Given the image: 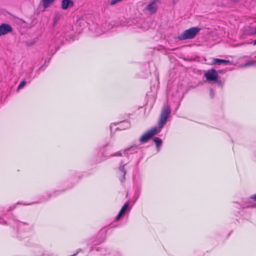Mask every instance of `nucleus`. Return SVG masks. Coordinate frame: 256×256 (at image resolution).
Here are the masks:
<instances>
[{
  "instance_id": "nucleus-11",
  "label": "nucleus",
  "mask_w": 256,
  "mask_h": 256,
  "mask_svg": "<svg viewBox=\"0 0 256 256\" xmlns=\"http://www.w3.org/2000/svg\"><path fill=\"white\" fill-rule=\"evenodd\" d=\"M128 206V202H126V204H124L120 212V214H124L125 213L126 210H127Z\"/></svg>"
},
{
  "instance_id": "nucleus-14",
  "label": "nucleus",
  "mask_w": 256,
  "mask_h": 256,
  "mask_svg": "<svg viewBox=\"0 0 256 256\" xmlns=\"http://www.w3.org/2000/svg\"><path fill=\"white\" fill-rule=\"evenodd\" d=\"M134 148V146H131L130 148H126L124 151V155L128 156V151L131 150Z\"/></svg>"
},
{
  "instance_id": "nucleus-25",
  "label": "nucleus",
  "mask_w": 256,
  "mask_h": 256,
  "mask_svg": "<svg viewBox=\"0 0 256 256\" xmlns=\"http://www.w3.org/2000/svg\"><path fill=\"white\" fill-rule=\"evenodd\" d=\"M256 44V40L254 41V45H255Z\"/></svg>"
},
{
  "instance_id": "nucleus-2",
  "label": "nucleus",
  "mask_w": 256,
  "mask_h": 256,
  "mask_svg": "<svg viewBox=\"0 0 256 256\" xmlns=\"http://www.w3.org/2000/svg\"><path fill=\"white\" fill-rule=\"evenodd\" d=\"M200 29L197 27H192L190 28L184 30L178 36L175 38L176 40H184L188 39L194 38L200 32Z\"/></svg>"
},
{
  "instance_id": "nucleus-23",
  "label": "nucleus",
  "mask_w": 256,
  "mask_h": 256,
  "mask_svg": "<svg viewBox=\"0 0 256 256\" xmlns=\"http://www.w3.org/2000/svg\"><path fill=\"white\" fill-rule=\"evenodd\" d=\"M14 208H15V207H14V208H11V207H10V208L8 210H13Z\"/></svg>"
},
{
  "instance_id": "nucleus-4",
  "label": "nucleus",
  "mask_w": 256,
  "mask_h": 256,
  "mask_svg": "<svg viewBox=\"0 0 256 256\" xmlns=\"http://www.w3.org/2000/svg\"><path fill=\"white\" fill-rule=\"evenodd\" d=\"M12 28L10 25L6 24H2L0 25V36L12 32Z\"/></svg>"
},
{
  "instance_id": "nucleus-7",
  "label": "nucleus",
  "mask_w": 256,
  "mask_h": 256,
  "mask_svg": "<svg viewBox=\"0 0 256 256\" xmlns=\"http://www.w3.org/2000/svg\"><path fill=\"white\" fill-rule=\"evenodd\" d=\"M74 5V2L71 0H62V8L63 10H66L69 6L72 7Z\"/></svg>"
},
{
  "instance_id": "nucleus-17",
  "label": "nucleus",
  "mask_w": 256,
  "mask_h": 256,
  "mask_svg": "<svg viewBox=\"0 0 256 256\" xmlns=\"http://www.w3.org/2000/svg\"><path fill=\"white\" fill-rule=\"evenodd\" d=\"M122 124L124 125L126 128L130 126V124L128 122H124Z\"/></svg>"
},
{
  "instance_id": "nucleus-26",
  "label": "nucleus",
  "mask_w": 256,
  "mask_h": 256,
  "mask_svg": "<svg viewBox=\"0 0 256 256\" xmlns=\"http://www.w3.org/2000/svg\"><path fill=\"white\" fill-rule=\"evenodd\" d=\"M133 152H131L130 154H132Z\"/></svg>"
},
{
  "instance_id": "nucleus-10",
  "label": "nucleus",
  "mask_w": 256,
  "mask_h": 256,
  "mask_svg": "<svg viewBox=\"0 0 256 256\" xmlns=\"http://www.w3.org/2000/svg\"><path fill=\"white\" fill-rule=\"evenodd\" d=\"M256 62L250 60V61L248 62H246L244 64H242V67L245 68V67L256 66Z\"/></svg>"
},
{
  "instance_id": "nucleus-15",
  "label": "nucleus",
  "mask_w": 256,
  "mask_h": 256,
  "mask_svg": "<svg viewBox=\"0 0 256 256\" xmlns=\"http://www.w3.org/2000/svg\"><path fill=\"white\" fill-rule=\"evenodd\" d=\"M121 0H112L110 2V5H114L116 4L117 2H120Z\"/></svg>"
},
{
  "instance_id": "nucleus-16",
  "label": "nucleus",
  "mask_w": 256,
  "mask_h": 256,
  "mask_svg": "<svg viewBox=\"0 0 256 256\" xmlns=\"http://www.w3.org/2000/svg\"><path fill=\"white\" fill-rule=\"evenodd\" d=\"M114 156H122V154L120 152H116L114 154H113Z\"/></svg>"
},
{
  "instance_id": "nucleus-9",
  "label": "nucleus",
  "mask_w": 256,
  "mask_h": 256,
  "mask_svg": "<svg viewBox=\"0 0 256 256\" xmlns=\"http://www.w3.org/2000/svg\"><path fill=\"white\" fill-rule=\"evenodd\" d=\"M213 62L214 64L220 62V63H224V64H230V62L228 60H224L220 58H214L213 60Z\"/></svg>"
},
{
  "instance_id": "nucleus-12",
  "label": "nucleus",
  "mask_w": 256,
  "mask_h": 256,
  "mask_svg": "<svg viewBox=\"0 0 256 256\" xmlns=\"http://www.w3.org/2000/svg\"><path fill=\"white\" fill-rule=\"evenodd\" d=\"M154 142L157 147L160 146L162 143V140L159 138H155L154 139Z\"/></svg>"
},
{
  "instance_id": "nucleus-3",
  "label": "nucleus",
  "mask_w": 256,
  "mask_h": 256,
  "mask_svg": "<svg viewBox=\"0 0 256 256\" xmlns=\"http://www.w3.org/2000/svg\"><path fill=\"white\" fill-rule=\"evenodd\" d=\"M204 76L208 81H216L218 78V74L215 70L210 69L205 72Z\"/></svg>"
},
{
  "instance_id": "nucleus-6",
  "label": "nucleus",
  "mask_w": 256,
  "mask_h": 256,
  "mask_svg": "<svg viewBox=\"0 0 256 256\" xmlns=\"http://www.w3.org/2000/svg\"><path fill=\"white\" fill-rule=\"evenodd\" d=\"M156 0H154L148 4L146 7V10L149 11L151 14H154L157 10V6L156 5Z\"/></svg>"
},
{
  "instance_id": "nucleus-8",
  "label": "nucleus",
  "mask_w": 256,
  "mask_h": 256,
  "mask_svg": "<svg viewBox=\"0 0 256 256\" xmlns=\"http://www.w3.org/2000/svg\"><path fill=\"white\" fill-rule=\"evenodd\" d=\"M55 0H42V6L44 8L48 7Z\"/></svg>"
},
{
  "instance_id": "nucleus-20",
  "label": "nucleus",
  "mask_w": 256,
  "mask_h": 256,
  "mask_svg": "<svg viewBox=\"0 0 256 256\" xmlns=\"http://www.w3.org/2000/svg\"><path fill=\"white\" fill-rule=\"evenodd\" d=\"M210 96L212 98H213L214 96V90L212 88L210 89Z\"/></svg>"
},
{
  "instance_id": "nucleus-5",
  "label": "nucleus",
  "mask_w": 256,
  "mask_h": 256,
  "mask_svg": "<svg viewBox=\"0 0 256 256\" xmlns=\"http://www.w3.org/2000/svg\"><path fill=\"white\" fill-rule=\"evenodd\" d=\"M124 164L121 162L120 166L118 168V174L122 176V178L120 179L121 182H124L125 180V176L126 174V170L124 169Z\"/></svg>"
},
{
  "instance_id": "nucleus-13",
  "label": "nucleus",
  "mask_w": 256,
  "mask_h": 256,
  "mask_svg": "<svg viewBox=\"0 0 256 256\" xmlns=\"http://www.w3.org/2000/svg\"><path fill=\"white\" fill-rule=\"evenodd\" d=\"M26 84V81L22 80V82H21L19 84L18 89L20 90V89L22 88H24V86Z\"/></svg>"
},
{
  "instance_id": "nucleus-1",
  "label": "nucleus",
  "mask_w": 256,
  "mask_h": 256,
  "mask_svg": "<svg viewBox=\"0 0 256 256\" xmlns=\"http://www.w3.org/2000/svg\"><path fill=\"white\" fill-rule=\"evenodd\" d=\"M171 112L170 106L168 105H164L162 108L161 114L160 118L158 122V128L155 126L151 130H148L146 133L144 134L140 138V141L142 143H145L147 142L150 138L154 136L158 132H160L164 126L166 124L168 118L170 117Z\"/></svg>"
},
{
  "instance_id": "nucleus-24",
  "label": "nucleus",
  "mask_w": 256,
  "mask_h": 256,
  "mask_svg": "<svg viewBox=\"0 0 256 256\" xmlns=\"http://www.w3.org/2000/svg\"><path fill=\"white\" fill-rule=\"evenodd\" d=\"M178 0H172L173 2L175 3L176 2H177Z\"/></svg>"
},
{
  "instance_id": "nucleus-18",
  "label": "nucleus",
  "mask_w": 256,
  "mask_h": 256,
  "mask_svg": "<svg viewBox=\"0 0 256 256\" xmlns=\"http://www.w3.org/2000/svg\"><path fill=\"white\" fill-rule=\"evenodd\" d=\"M122 215H123V214H120V212H119L118 214V216L116 217V220H118L120 218V217L122 216Z\"/></svg>"
},
{
  "instance_id": "nucleus-21",
  "label": "nucleus",
  "mask_w": 256,
  "mask_h": 256,
  "mask_svg": "<svg viewBox=\"0 0 256 256\" xmlns=\"http://www.w3.org/2000/svg\"><path fill=\"white\" fill-rule=\"evenodd\" d=\"M251 198L254 200L256 201V194L252 196Z\"/></svg>"
},
{
  "instance_id": "nucleus-22",
  "label": "nucleus",
  "mask_w": 256,
  "mask_h": 256,
  "mask_svg": "<svg viewBox=\"0 0 256 256\" xmlns=\"http://www.w3.org/2000/svg\"><path fill=\"white\" fill-rule=\"evenodd\" d=\"M252 34L256 35V28H254V31Z\"/></svg>"
},
{
  "instance_id": "nucleus-19",
  "label": "nucleus",
  "mask_w": 256,
  "mask_h": 256,
  "mask_svg": "<svg viewBox=\"0 0 256 256\" xmlns=\"http://www.w3.org/2000/svg\"><path fill=\"white\" fill-rule=\"evenodd\" d=\"M217 84L220 85H222L223 82L220 80H218V79L215 81Z\"/></svg>"
}]
</instances>
